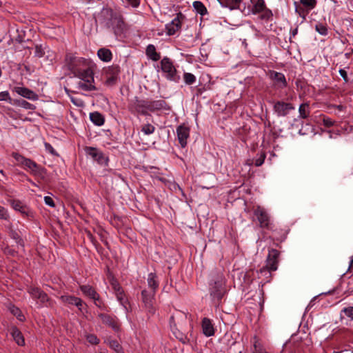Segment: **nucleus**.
Masks as SVG:
<instances>
[{"label":"nucleus","instance_id":"1","mask_svg":"<svg viewBox=\"0 0 353 353\" xmlns=\"http://www.w3.org/2000/svg\"><path fill=\"white\" fill-rule=\"evenodd\" d=\"M64 65L75 77L83 81L89 83L94 81V70L97 65L92 60L68 52L65 56Z\"/></svg>","mask_w":353,"mask_h":353},{"label":"nucleus","instance_id":"2","mask_svg":"<svg viewBox=\"0 0 353 353\" xmlns=\"http://www.w3.org/2000/svg\"><path fill=\"white\" fill-rule=\"evenodd\" d=\"M128 109L131 114L139 116H149L150 112L161 110H170V106L163 99L153 100L152 99H141L138 97L130 100Z\"/></svg>","mask_w":353,"mask_h":353},{"label":"nucleus","instance_id":"3","mask_svg":"<svg viewBox=\"0 0 353 353\" xmlns=\"http://www.w3.org/2000/svg\"><path fill=\"white\" fill-rule=\"evenodd\" d=\"M226 280L222 272L214 270L210 274L209 294L213 303L219 306L227 292Z\"/></svg>","mask_w":353,"mask_h":353},{"label":"nucleus","instance_id":"4","mask_svg":"<svg viewBox=\"0 0 353 353\" xmlns=\"http://www.w3.org/2000/svg\"><path fill=\"white\" fill-rule=\"evenodd\" d=\"M101 14L103 17L105 26L107 28H112L117 37H122L125 34L128 28L121 14L114 12L111 8H105L103 9Z\"/></svg>","mask_w":353,"mask_h":353},{"label":"nucleus","instance_id":"5","mask_svg":"<svg viewBox=\"0 0 353 353\" xmlns=\"http://www.w3.org/2000/svg\"><path fill=\"white\" fill-rule=\"evenodd\" d=\"M161 69L163 72L165 74V77L168 80L178 83L181 78L177 74V70L173 65L172 60L165 57L161 60Z\"/></svg>","mask_w":353,"mask_h":353},{"label":"nucleus","instance_id":"6","mask_svg":"<svg viewBox=\"0 0 353 353\" xmlns=\"http://www.w3.org/2000/svg\"><path fill=\"white\" fill-rule=\"evenodd\" d=\"M121 67L117 64H113L105 68L103 74L105 77V84L108 86H113L120 80Z\"/></svg>","mask_w":353,"mask_h":353},{"label":"nucleus","instance_id":"7","mask_svg":"<svg viewBox=\"0 0 353 353\" xmlns=\"http://www.w3.org/2000/svg\"><path fill=\"white\" fill-rule=\"evenodd\" d=\"M254 215L256 217L259 227L267 230H272L274 224L270 221V217L265 210L260 206H257L254 210Z\"/></svg>","mask_w":353,"mask_h":353},{"label":"nucleus","instance_id":"8","mask_svg":"<svg viewBox=\"0 0 353 353\" xmlns=\"http://www.w3.org/2000/svg\"><path fill=\"white\" fill-rule=\"evenodd\" d=\"M11 207L21 214L23 218L29 220L34 217V212L23 202L19 199H9L8 201Z\"/></svg>","mask_w":353,"mask_h":353},{"label":"nucleus","instance_id":"9","mask_svg":"<svg viewBox=\"0 0 353 353\" xmlns=\"http://www.w3.org/2000/svg\"><path fill=\"white\" fill-rule=\"evenodd\" d=\"M85 152L87 155L90 156L93 161H96L101 165H108L109 159L104 153L97 148L85 146L84 148Z\"/></svg>","mask_w":353,"mask_h":353},{"label":"nucleus","instance_id":"10","mask_svg":"<svg viewBox=\"0 0 353 353\" xmlns=\"http://www.w3.org/2000/svg\"><path fill=\"white\" fill-rule=\"evenodd\" d=\"M269 79L272 81V85L276 89H284L288 86L285 75L279 72L270 70L267 73Z\"/></svg>","mask_w":353,"mask_h":353},{"label":"nucleus","instance_id":"11","mask_svg":"<svg viewBox=\"0 0 353 353\" xmlns=\"http://www.w3.org/2000/svg\"><path fill=\"white\" fill-rule=\"evenodd\" d=\"M24 170L29 172L34 176L44 179L46 174V169L44 167L37 164L34 161L27 158Z\"/></svg>","mask_w":353,"mask_h":353},{"label":"nucleus","instance_id":"12","mask_svg":"<svg viewBox=\"0 0 353 353\" xmlns=\"http://www.w3.org/2000/svg\"><path fill=\"white\" fill-rule=\"evenodd\" d=\"M185 19V15L179 12L176 17L169 23L165 25L166 34L169 36L175 34L182 26V22Z\"/></svg>","mask_w":353,"mask_h":353},{"label":"nucleus","instance_id":"13","mask_svg":"<svg viewBox=\"0 0 353 353\" xmlns=\"http://www.w3.org/2000/svg\"><path fill=\"white\" fill-rule=\"evenodd\" d=\"M293 110H294V106L291 103L283 101L274 102L273 110L278 117H285Z\"/></svg>","mask_w":353,"mask_h":353},{"label":"nucleus","instance_id":"14","mask_svg":"<svg viewBox=\"0 0 353 353\" xmlns=\"http://www.w3.org/2000/svg\"><path fill=\"white\" fill-rule=\"evenodd\" d=\"M99 318L105 325L111 327L114 332H119L120 330V323L115 316H111L105 313H99Z\"/></svg>","mask_w":353,"mask_h":353},{"label":"nucleus","instance_id":"15","mask_svg":"<svg viewBox=\"0 0 353 353\" xmlns=\"http://www.w3.org/2000/svg\"><path fill=\"white\" fill-rule=\"evenodd\" d=\"M279 256L280 252L279 250L274 248H269L265 265L272 270H276L278 268Z\"/></svg>","mask_w":353,"mask_h":353},{"label":"nucleus","instance_id":"16","mask_svg":"<svg viewBox=\"0 0 353 353\" xmlns=\"http://www.w3.org/2000/svg\"><path fill=\"white\" fill-rule=\"evenodd\" d=\"M190 128L185 124L179 125L176 128V134L179 143L182 148L187 145V140L190 137Z\"/></svg>","mask_w":353,"mask_h":353},{"label":"nucleus","instance_id":"17","mask_svg":"<svg viewBox=\"0 0 353 353\" xmlns=\"http://www.w3.org/2000/svg\"><path fill=\"white\" fill-rule=\"evenodd\" d=\"M12 90L29 100L37 101L39 99V95L37 93L26 87L14 86Z\"/></svg>","mask_w":353,"mask_h":353},{"label":"nucleus","instance_id":"18","mask_svg":"<svg viewBox=\"0 0 353 353\" xmlns=\"http://www.w3.org/2000/svg\"><path fill=\"white\" fill-rule=\"evenodd\" d=\"M267 265L263 267L259 270L256 271L257 276L259 279H261V283H263L262 285L267 283H269L272 279V272Z\"/></svg>","mask_w":353,"mask_h":353},{"label":"nucleus","instance_id":"19","mask_svg":"<svg viewBox=\"0 0 353 353\" xmlns=\"http://www.w3.org/2000/svg\"><path fill=\"white\" fill-rule=\"evenodd\" d=\"M201 327L205 336L209 337L214 335L215 330L210 319L204 317L202 319Z\"/></svg>","mask_w":353,"mask_h":353},{"label":"nucleus","instance_id":"20","mask_svg":"<svg viewBox=\"0 0 353 353\" xmlns=\"http://www.w3.org/2000/svg\"><path fill=\"white\" fill-rule=\"evenodd\" d=\"M156 292L152 290L148 291L145 289L141 291V299L146 307L150 308L152 306Z\"/></svg>","mask_w":353,"mask_h":353},{"label":"nucleus","instance_id":"21","mask_svg":"<svg viewBox=\"0 0 353 353\" xmlns=\"http://www.w3.org/2000/svg\"><path fill=\"white\" fill-rule=\"evenodd\" d=\"M11 334L13 337V339L18 345H25V339L23 335L17 327L14 326L12 328Z\"/></svg>","mask_w":353,"mask_h":353},{"label":"nucleus","instance_id":"22","mask_svg":"<svg viewBox=\"0 0 353 353\" xmlns=\"http://www.w3.org/2000/svg\"><path fill=\"white\" fill-rule=\"evenodd\" d=\"M98 57L103 62H110L112 59L111 50L106 48H101L97 51Z\"/></svg>","mask_w":353,"mask_h":353},{"label":"nucleus","instance_id":"23","mask_svg":"<svg viewBox=\"0 0 353 353\" xmlns=\"http://www.w3.org/2000/svg\"><path fill=\"white\" fill-rule=\"evenodd\" d=\"M147 282L148 287L154 292H157L159 289V282L157 275L155 272H151L148 275Z\"/></svg>","mask_w":353,"mask_h":353},{"label":"nucleus","instance_id":"24","mask_svg":"<svg viewBox=\"0 0 353 353\" xmlns=\"http://www.w3.org/2000/svg\"><path fill=\"white\" fill-rule=\"evenodd\" d=\"M145 54L149 59L154 61H157L161 58L160 53L157 52L155 46L152 44H149L147 46Z\"/></svg>","mask_w":353,"mask_h":353},{"label":"nucleus","instance_id":"25","mask_svg":"<svg viewBox=\"0 0 353 353\" xmlns=\"http://www.w3.org/2000/svg\"><path fill=\"white\" fill-rule=\"evenodd\" d=\"M219 3L223 6L229 8L230 10L239 9L241 3L243 0H217Z\"/></svg>","mask_w":353,"mask_h":353},{"label":"nucleus","instance_id":"26","mask_svg":"<svg viewBox=\"0 0 353 353\" xmlns=\"http://www.w3.org/2000/svg\"><path fill=\"white\" fill-rule=\"evenodd\" d=\"M90 121L97 126H101L105 123L104 116L99 112H93L90 114Z\"/></svg>","mask_w":353,"mask_h":353},{"label":"nucleus","instance_id":"27","mask_svg":"<svg viewBox=\"0 0 353 353\" xmlns=\"http://www.w3.org/2000/svg\"><path fill=\"white\" fill-rule=\"evenodd\" d=\"M299 118L307 119L310 114V103L308 102L301 103L299 108Z\"/></svg>","mask_w":353,"mask_h":353},{"label":"nucleus","instance_id":"28","mask_svg":"<svg viewBox=\"0 0 353 353\" xmlns=\"http://www.w3.org/2000/svg\"><path fill=\"white\" fill-rule=\"evenodd\" d=\"M13 105L23 108L26 110H34L36 109V106L34 104H32L22 99H14Z\"/></svg>","mask_w":353,"mask_h":353},{"label":"nucleus","instance_id":"29","mask_svg":"<svg viewBox=\"0 0 353 353\" xmlns=\"http://www.w3.org/2000/svg\"><path fill=\"white\" fill-rule=\"evenodd\" d=\"M79 288L82 293L89 299H91L92 296H95L97 292L95 288L90 285H81Z\"/></svg>","mask_w":353,"mask_h":353},{"label":"nucleus","instance_id":"30","mask_svg":"<svg viewBox=\"0 0 353 353\" xmlns=\"http://www.w3.org/2000/svg\"><path fill=\"white\" fill-rule=\"evenodd\" d=\"M172 331L175 337L183 344H188L190 343V339L188 337L187 334L181 332L177 327L172 329Z\"/></svg>","mask_w":353,"mask_h":353},{"label":"nucleus","instance_id":"31","mask_svg":"<svg viewBox=\"0 0 353 353\" xmlns=\"http://www.w3.org/2000/svg\"><path fill=\"white\" fill-rule=\"evenodd\" d=\"M193 8L195 9L197 13L201 16H204L208 14V10L205 5L199 1H195L193 2Z\"/></svg>","mask_w":353,"mask_h":353},{"label":"nucleus","instance_id":"32","mask_svg":"<svg viewBox=\"0 0 353 353\" xmlns=\"http://www.w3.org/2000/svg\"><path fill=\"white\" fill-rule=\"evenodd\" d=\"M9 236L14 239L19 245L24 247V241L17 231L10 228L9 230Z\"/></svg>","mask_w":353,"mask_h":353},{"label":"nucleus","instance_id":"33","mask_svg":"<svg viewBox=\"0 0 353 353\" xmlns=\"http://www.w3.org/2000/svg\"><path fill=\"white\" fill-rule=\"evenodd\" d=\"M59 299L64 304L74 305L77 303V296L65 294L61 295Z\"/></svg>","mask_w":353,"mask_h":353},{"label":"nucleus","instance_id":"34","mask_svg":"<svg viewBox=\"0 0 353 353\" xmlns=\"http://www.w3.org/2000/svg\"><path fill=\"white\" fill-rule=\"evenodd\" d=\"M266 8L264 0H256L253 5L252 12L254 14L261 13Z\"/></svg>","mask_w":353,"mask_h":353},{"label":"nucleus","instance_id":"35","mask_svg":"<svg viewBox=\"0 0 353 353\" xmlns=\"http://www.w3.org/2000/svg\"><path fill=\"white\" fill-rule=\"evenodd\" d=\"M43 292V291L38 287H34V286L31 285V286H29L28 288V292L30 294V296L34 299L39 300V298Z\"/></svg>","mask_w":353,"mask_h":353},{"label":"nucleus","instance_id":"36","mask_svg":"<svg viewBox=\"0 0 353 353\" xmlns=\"http://www.w3.org/2000/svg\"><path fill=\"white\" fill-rule=\"evenodd\" d=\"M10 312L17 318L20 321H23L25 320V316L23 314L21 310L17 306L12 305L10 307Z\"/></svg>","mask_w":353,"mask_h":353},{"label":"nucleus","instance_id":"37","mask_svg":"<svg viewBox=\"0 0 353 353\" xmlns=\"http://www.w3.org/2000/svg\"><path fill=\"white\" fill-rule=\"evenodd\" d=\"M94 81L90 82H82L79 81L78 83V88L84 91H92L97 90V88L92 84Z\"/></svg>","mask_w":353,"mask_h":353},{"label":"nucleus","instance_id":"38","mask_svg":"<svg viewBox=\"0 0 353 353\" xmlns=\"http://www.w3.org/2000/svg\"><path fill=\"white\" fill-rule=\"evenodd\" d=\"M117 299L120 303L121 305H123L125 309H127V304H129L128 299L125 295L124 290L121 292H119L115 294Z\"/></svg>","mask_w":353,"mask_h":353},{"label":"nucleus","instance_id":"39","mask_svg":"<svg viewBox=\"0 0 353 353\" xmlns=\"http://www.w3.org/2000/svg\"><path fill=\"white\" fill-rule=\"evenodd\" d=\"M12 157L17 162V165L24 169L27 158L18 152H12Z\"/></svg>","mask_w":353,"mask_h":353},{"label":"nucleus","instance_id":"40","mask_svg":"<svg viewBox=\"0 0 353 353\" xmlns=\"http://www.w3.org/2000/svg\"><path fill=\"white\" fill-rule=\"evenodd\" d=\"M74 305L78 308V310L84 314V312H88V305L85 303L81 298L77 297V303Z\"/></svg>","mask_w":353,"mask_h":353},{"label":"nucleus","instance_id":"41","mask_svg":"<svg viewBox=\"0 0 353 353\" xmlns=\"http://www.w3.org/2000/svg\"><path fill=\"white\" fill-rule=\"evenodd\" d=\"M3 254L7 256L16 257L18 256V252L11 248L8 245L1 248Z\"/></svg>","mask_w":353,"mask_h":353},{"label":"nucleus","instance_id":"42","mask_svg":"<svg viewBox=\"0 0 353 353\" xmlns=\"http://www.w3.org/2000/svg\"><path fill=\"white\" fill-rule=\"evenodd\" d=\"M109 345L117 353H124L122 346L119 344L117 340H110L109 341Z\"/></svg>","mask_w":353,"mask_h":353},{"label":"nucleus","instance_id":"43","mask_svg":"<svg viewBox=\"0 0 353 353\" xmlns=\"http://www.w3.org/2000/svg\"><path fill=\"white\" fill-rule=\"evenodd\" d=\"M210 85L207 84H201L200 83L196 88H195V93L194 95L196 97L201 96L202 94L208 90H210Z\"/></svg>","mask_w":353,"mask_h":353},{"label":"nucleus","instance_id":"44","mask_svg":"<svg viewBox=\"0 0 353 353\" xmlns=\"http://www.w3.org/2000/svg\"><path fill=\"white\" fill-rule=\"evenodd\" d=\"M39 301L41 303L46 304V306H52V299L48 296V295L43 291L41 296L39 298Z\"/></svg>","mask_w":353,"mask_h":353},{"label":"nucleus","instance_id":"45","mask_svg":"<svg viewBox=\"0 0 353 353\" xmlns=\"http://www.w3.org/2000/svg\"><path fill=\"white\" fill-rule=\"evenodd\" d=\"M257 156L259 157L254 160V164L255 166L259 167L264 163V161L266 158V153L265 151L261 150L259 154H257Z\"/></svg>","mask_w":353,"mask_h":353},{"label":"nucleus","instance_id":"46","mask_svg":"<svg viewBox=\"0 0 353 353\" xmlns=\"http://www.w3.org/2000/svg\"><path fill=\"white\" fill-rule=\"evenodd\" d=\"M315 30L321 35L325 36L328 33L327 25L322 23H317L315 26Z\"/></svg>","mask_w":353,"mask_h":353},{"label":"nucleus","instance_id":"47","mask_svg":"<svg viewBox=\"0 0 353 353\" xmlns=\"http://www.w3.org/2000/svg\"><path fill=\"white\" fill-rule=\"evenodd\" d=\"M183 79L187 85H192L196 82V77L190 72H185L183 74Z\"/></svg>","mask_w":353,"mask_h":353},{"label":"nucleus","instance_id":"48","mask_svg":"<svg viewBox=\"0 0 353 353\" xmlns=\"http://www.w3.org/2000/svg\"><path fill=\"white\" fill-rule=\"evenodd\" d=\"M320 117L321 119L323 125L326 128H331L335 123L334 120L324 114H321Z\"/></svg>","mask_w":353,"mask_h":353},{"label":"nucleus","instance_id":"49","mask_svg":"<svg viewBox=\"0 0 353 353\" xmlns=\"http://www.w3.org/2000/svg\"><path fill=\"white\" fill-rule=\"evenodd\" d=\"M300 3L310 10L316 6V0H300Z\"/></svg>","mask_w":353,"mask_h":353},{"label":"nucleus","instance_id":"50","mask_svg":"<svg viewBox=\"0 0 353 353\" xmlns=\"http://www.w3.org/2000/svg\"><path fill=\"white\" fill-rule=\"evenodd\" d=\"M154 130H155V127L150 123L145 124L141 128V131L145 134H151L154 132Z\"/></svg>","mask_w":353,"mask_h":353},{"label":"nucleus","instance_id":"51","mask_svg":"<svg viewBox=\"0 0 353 353\" xmlns=\"http://www.w3.org/2000/svg\"><path fill=\"white\" fill-rule=\"evenodd\" d=\"M13 100L8 91H3L0 92V101H5L10 104H13Z\"/></svg>","mask_w":353,"mask_h":353},{"label":"nucleus","instance_id":"52","mask_svg":"<svg viewBox=\"0 0 353 353\" xmlns=\"http://www.w3.org/2000/svg\"><path fill=\"white\" fill-rule=\"evenodd\" d=\"M341 313H343L350 321H353V306L344 307Z\"/></svg>","mask_w":353,"mask_h":353},{"label":"nucleus","instance_id":"53","mask_svg":"<svg viewBox=\"0 0 353 353\" xmlns=\"http://www.w3.org/2000/svg\"><path fill=\"white\" fill-rule=\"evenodd\" d=\"M94 303L100 310L106 311V312L109 311V307L105 303V302L103 301V300L101 298L100 299H98Z\"/></svg>","mask_w":353,"mask_h":353},{"label":"nucleus","instance_id":"54","mask_svg":"<svg viewBox=\"0 0 353 353\" xmlns=\"http://www.w3.org/2000/svg\"><path fill=\"white\" fill-rule=\"evenodd\" d=\"M295 5V12L301 17L305 18V15L307 14V12L305 10L304 8L301 7L297 2H294Z\"/></svg>","mask_w":353,"mask_h":353},{"label":"nucleus","instance_id":"55","mask_svg":"<svg viewBox=\"0 0 353 353\" xmlns=\"http://www.w3.org/2000/svg\"><path fill=\"white\" fill-rule=\"evenodd\" d=\"M110 284L115 294L119 292H121L122 290H123V288L121 286L119 283L116 279H112L110 281Z\"/></svg>","mask_w":353,"mask_h":353},{"label":"nucleus","instance_id":"56","mask_svg":"<svg viewBox=\"0 0 353 353\" xmlns=\"http://www.w3.org/2000/svg\"><path fill=\"white\" fill-rule=\"evenodd\" d=\"M86 339L92 345H98L100 342V340L94 334L87 335Z\"/></svg>","mask_w":353,"mask_h":353},{"label":"nucleus","instance_id":"57","mask_svg":"<svg viewBox=\"0 0 353 353\" xmlns=\"http://www.w3.org/2000/svg\"><path fill=\"white\" fill-rule=\"evenodd\" d=\"M253 353H269L268 352L260 343L257 341H255L254 344V350Z\"/></svg>","mask_w":353,"mask_h":353},{"label":"nucleus","instance_id":"58","mask_svg":"<svg viewBox=\"0 0 353 353\" xmlns=\"http://www.w3.org/2000/svg\"><path fill=\"white\" fill-rule=\"evenodd\" d=\"M45 54V52L41 45H36L35 46V52L34 56L39 58L43 57Z\"/></svg>","mask_w":353,"mask_h":353},{"label":"nucleus","instance_id":"59","mask_svg":"<svg viewBox=\"0 0 353 353\" xmlns=\"http://www.w3.org/2000/svg\"><path fill=\"white\" fill-rule=\"evenodd\" d=\"M9 219L10 216L7 209L0 205V219L8 220Z\"/></svg>","mask_w":353,"mask_h":353},{"label":"nucleus","instance_id":"60","mask_svg":"<svg viewBox=\"0 0 353 353\" xmlns=\"http://www.w3.org/2000/svg\"><path fill=\"white\" fill-rule=\"evenodd\" d=\"M44 146L46 148V150L48 151L49 153H50L53 156H59V154L57 152V151L53 148V147L51 145L50 143L45 142Z\"/></svg>","mask_w":353,"mask_h":353},{"label":"nucleus","instance_id":"61","mask_svg":"<svg viewBox=\"0 0 353 353\" xmlns=\"http://www.w3.org/2000/svg\"><path fill=\"white\" fill-rule=\"evenodd\" d=\"M262 12H263V14L261 16V18L262 19L268 20L273 15L272 11L270 9L267 8L264 10H263Z\"/></svg>","mask_w":353,"mask_h":353},{"label":"nucleus","instance_id":"62","mask_svg":"<svg viewBox=\"0 0 353 353\" xmlns=\"http://www.w3.org/2000/svg\"><path fill=\"white\" fill-rule=\"evenodd\" d=\"M85 233L88 239L96 248H97V246L99 245V243L97 242L94 235L91 233V232L89 230H85Z\"/></svg>","mask_w":353,"mask_h":353},{"label":"nucleus","instance_id":"63","mask_svg":"<svg viewBox=\"0 0 353 353\" xmlns=\"http://www.w3.org/2000/svg\"><path fill=\"white\" fill-rule=\"evenodd\" d=\"M121 222V217H120L117 215H115V214L112 217H111V223L115 227L120 226Z\"/></svg>","mask_w":353,"mask_h":353},{"label":"nucleus","instance_id":"64","mask_svg":"<svg viewBox=\"0 0 353 353\" xmlns=\"http://www.w3.org/2000/svg\"><path fill=\"white\" fill-rule=\"evenodd\" d=\"M44 202L47 205H49L52 208L55 207L54 201L51 196H44Z\"/></svg>","mask_w":353,"mask_h":353}]
</instances>
